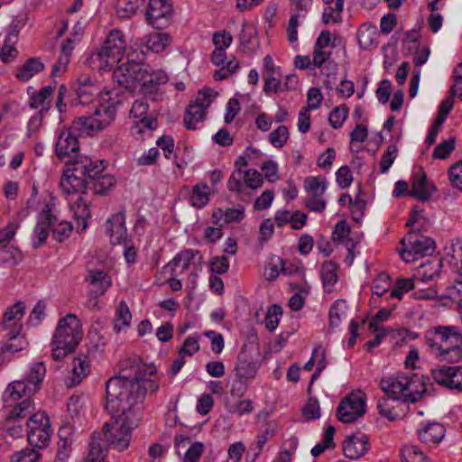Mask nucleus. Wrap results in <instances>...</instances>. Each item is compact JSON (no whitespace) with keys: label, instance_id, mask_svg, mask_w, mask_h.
I'll return each instance as SVG.
<instances>
[{"label":"nucleus","instance_id":"42","mask_svg":"<svg viewBox=\"0 0 462 462\" xmlns=\"http://www.w3.org/2000/svg\"><path fill=\"white\" fill-rule=\"evenodd\" d=\"M73 89L77 94L79 103L82 105L91 103L98 93V88L96 85L73 86Z\"/></svg>","mask_w":462,"mask_h":462},{"label":"nucleus","instance_id":"62","mask_svg":"<svg viewBox=\"0 0 462 462\" xmlns=\"http://www.w3.org/2000/svg\"><path fill=\"white\" fill-rule=\"evenodd\" d=\"M203 451L204 444L202 442L192 443L184 455L183 462H199Z\"/></svg>","mask_w":462,"mask_h":462},{"label":"nucleus","instance_id":"43","mask_svg":"<svg viewBox=\"0 0 462 462\" xmlns=\"http://www.w3.org/2000/svg\"><path fill=\"white\" fill-rule=\"evenodd\" d=\"M32 411V402L29 397H26L21 402L15 404L14 409L9 412L8 421L25 418L30 415Z\"/></svg>","mask_w":462,"mask_h":462},{"label":"nucleus","instance_id":"12","mask_svg":"<svg viewBox=\"0 0 462 462\" xmlns=\"http://www.w3.org/2000/svg\"><path fill=\"white\" fill-rule=\"evenodd\" d=\"M433 381L439 385L462 393V366L439 365L430 370Z\"/></svg>","mask_w":462,"mask_h":462},{"label":"nucleus","instance_id":"11","mask_svg":"<svg viewBox=\"0 0 462 462\" xmlns=\"http://www.w3.org/2000/svg\"><path fill=\"white\" fill-rule=\"evenodd\" d=\"M125 88L118 85V88H113L100 93L99 104L95 107L97 116H105L111 118V123L116 118V109L121 106L125 98Z\"/></svg>","mask_w":462,"mask_h":462},{"label":"nucleus","instance_id":"39","mask_svg":"<svg viewBox=\"0 0 462 462\" xmlns=\"http://www.w3.org/2000/svg\"><path fill=\"white\" fill-rule=\"evenodd\" d=\"M51 435V429L50 427L48 429L45 428L41 430H32V432L27 433V439L31 446L42 449L49 445Z\"/></svg>","mask_w":462,"mask_h":462},{"label":"nucleus","instance_id":"38","mask_svg":"<svg viewBox=\"0 0 462 462\" xmlns=\"http://www.w3.org/2000/svg\"><path fill=\"white\" fill-rule=\"evenodd\" d=\"M144 0H117L116 13L122 18H129L136 14Z\"/></svg>","mask_w":462,"mask_h":462},{"label":"nucleus","instance_id":"34","mask_svg":"<svg viewBox=\"0 0 462 462\" xmlns=\"http://www.w3.org/2000/svg\"><path fill=\"white\" fill-rule=\"evenodd\" d=\"M73 384L77 385L81 383L90 372L89 361L87 356L79 355L73 360Z\"/></svg>","mask_w":462,"mask_h":462},{"label":"nucleus","instance_id":"28","mask_svg":"<svg viewBox=\"0 0 462 462\" xmlns=\"http://www.w3.org/2000/svg\"><path fill=\"white\" fill-rule=\"evenodd\" d=\"M236 377L251 380L256 374V365L248 358L247 354L242 350L237 356V362L235 367Z\"/></svg>","mask_w":462,"mask_h":462},{"label":"nucleus","instance_id":"13","mask_svg":"<svg viewBox=\"0 0 462 462\" xmlns=\"http://www.w3.org/2000/svg\"><path fill=\"white\" fill-rule=\"evenodd\" d=\"M210 96L211 89L200 90L199 97L188 105L184 116V125L187 129L195 130L196 125L204 121L206 109L210 104Z\"/></svg>","mask_w":462,"mask_h":462},{"label":"nucleus","instance_id":"25","mask_svg":"<svg viewBox=\"0 0 462 462\" xmlns=\"http://www.w3.org/2000/svg\"><path fill=\"white\" fill-rule=\"evenodd\" d=\"M409 196L416 198L420 201H426L430 198V183L423 171L413 174L411 189L409 191Z\"/></svg>","mask_w":462,"mask_h":462},{"label":"nucleus","instance_id":"17","mask_svg":"<svg viewBox=\"0 0 462 462\" xmlns=\"http://www.w3.org/2000/svg\"><path fill=\"white\" fill-rule=\"evenodd\" d=\"M106 232L110 237L112 245H124L129 243L127 229L125 227V214L120 211L112 215L106 222Z\"/></svg>","mask_w":462,"mask_h":462},{"label":"nucleus","instance_id":"53","mask_svg":"<svg viewBox=\"0 0 462 462\" xmlns=\"http://www.w3.org/2000/svg\"><path fill=\"white\" fill-rule=\"evenodd\" d=\"M397 146L395 144L389 145L386 151L381 157L380 160V171L381 173H385L388 171L394 160L397 157Z\"/></svg>","mask_w":462,"mask_h":462},{"label":"nucleus","instance_id":"30","mask_svg":"<svg viewBox=\"0 0 462 462\" xmlns=\"http://www.w3.org/2000/svg\"><path fill=\"white\" fill-rule=\"evenodd\" d=\"M101 432L94 431L89 443V452L86 462H103L106 456V448L102 444Z\"/></svg>","mask_w":462,"mask_h":462},{"label":"nucleus","instance_id":"19","mask_svg":"<svg viewBox=\"0 0 462 462\" xmlns=\"http://www.w3.org/2000/svg\"><path fill=\"white\" fill-rule=\"evenodd\" d=\"M85 282L91 286L88 294L92 298H98L104 295L112 285V281L108 274L97 269L88 270Z\"/></svg>","mask_w":462,"mask_h":462},{"label":"nucleus","instance_id":"10","mask_svg":"<svg viewBox=\"0 0 462 462\" xmlns=\"http://www.w3.org/2000/svg\"><path fill=\"white\" fill-rule=\"evenodd\" d=\"M366 395L357 390L341 400L337 410V419L344 423H352L365 413Z\"/></svg>","mask_w":462,"mask_h":462},{"label":"nucleus","instance_id":"18","mask_svg":"<svg viewBox=\"0 0 462 462\" xmlns=\"http://www.w3.org/2000/svg\"><path fill=\"white\" fill-rule=\"evenodd\" d=\"M111 124V118L106 119L105 116H97L95 113L92 116H83L76 118L71 125L79 134H86L92 135L101 131Z\"/></svg>","mask_w":462,"mask_h":462},{"label":"nucleus","instance_id":"16","mask_svg":"<svg viewBox=\"0 0 462 462\" xmlns=\"http://www.w3.org/2000/svg\"><path fill=\"white\" fill-rule=\"evenodd\" d=\"M77 134L78 133L72 130L71 126L60 132L55 149L58 158L64 160L67 157L73 159L79 157L77 153L79 144Z\"/></svg>","mask_w":462,"mask_h":462},{"label":"nucleus","instance_id":"47","mask_svg":"<svg viewBox=\"0 0 462 462\" xmlns=\"http://www.w3.org/2000/svg\"><path fill=\"white\" fill-rule=\"evenodd\" d=\"M348 115L346 105L336 106L328 116V122L332 128L338 129L342 126Z\"/></svg>","mask_w":462,"mask_h":462},{"label":"nucleus","instance_id":"27","mask_svg":"<svg viewBox=\"0 0 462 462\" xmlns=\"http://www.w3.org/2000/svg\"><path fill=\"white\" fill-rule=\"evenodd\" d=\"M32 393H34V392H32L31 384H28L24 379L10 383L4 393L3 399L6 402L9 401L16 402L23 396L30 398V395Z\"/></svg>","mask_w":462,"mask_h":462},{"label":"nucleus","instance_id":"50","mask_svg":"<svg viewBox=\"0 0 462 462\" xmlns=\"http://www.w3.org/2000/svg\"><path fill=\"white\" fill-rule=\"evenodd\" d=\"M282 315V309L281 306L274 304L269 308L265 316V327L269 331H273L277 328Z\"/></svg>","mask_w":462,"mask_h":462},{"label":"nucleus","instance_id":"32","mask_svg":"<svg viewBox=\"0 0 462 462\" xmlns=\"http://www.w3.org/2000/svg\"><path fill=\"white\" fill-rule=\"evenodd\" d=\"M377 28L372 23L362 24L357 31V42L362 49L376 45Z\"/></svg>","mask_w":462,"mask_h":462},{"label":"nucleus","instance_id":"29","mask_svg":"<svg viewBox=\"0 0 462 462\" xmlns=\"http://www.w3.org/2000/svg\"><path fill=\"white\" fill-rule=\"evenodd\" d=\"M199 254L198 251L192 249H186L179 253L168 264L163 267V272L169 273L170 276L175 275L176 267L182 262V271L189 268L190 262L195 254Z\"/></svg>","mask_w":462,"mask_h":462},{"label":"nucleus","instance_id":"7","mask_svg":"<svg viewBox=\"0 0 462 462\" xmlns=\"http://www.w3.org/2000/svg\"><path fill=\"white\" fill-rule=\"evenodd\" d=\"M400 244L402 247L399 249V254L406 263L430 255L436 248L434 239L414 229L408 231Z\"/></svg>","mask_w":462,"mask_h":462},{"label":"nucleus","instance_id":"1","mask_svg":"<svg viewBox=\"0 0 462 462\" xmlns=\"http://www.w3.org/2000/svg\"><path fill=\"white\" fill-rule=\"evenodd\" d=\"M155 373L154 365H148L136 358L122 361L120 374L106 383L105 409L107 412L113 417L127 418L132 425H138L147 393V388L141 381Z\"/></svg>","mask_w":462,"mask_h":462},{"label":"nucleus","instance_id":"21","mask_svg":"<svg viewBox=\"0 0 462 462\" xmlns=\"http://www.w3.org/2000/svg\"><path fill=\"white\" fill-rule=\"evenodd\" d=\"M417 433L421 442L428 446H436L443 439L446 429L439 422H426L421 423Z\"/></svg>","mask_w":462,"mask_h":462},{"label":"nucleus","instance_id":"22","mask_svg":"<svg viewBox=\"0 0 462 462\" xmlns=\"http://www.w3.org/2000/svg\"><path fill=\"white\" fill-rule=\"evenodd\" d=\"M369 448V439L366 435H351L343 443L344 455L350 459L363 457Z\"/></svg>","mask_w":462,"mask_h":462},{"label":"nucleus","instance_id":"5","mask_svg":"<svg viewBox=\"0 0 462 462\" xmlns=\"http://www.w3.org/2000/svg\"><path fill=\"white\" fill-rule=\"evenodd\" d=\"M81 325L75 314L60 319L51 340L54 360H60L72 353L82 338Z\"/></svg>","mask_w":462,"mask_h":462},{"label":"nucleus","instance_id":"55","mask_svg":"<svg viewBox=\"0 0 462 462\" xmlns=\"http://www.w3.org/2000/svg\"><path fill=\"white\" fill-rule=\"evenodd\" d=\"M199 350V337L189 336L188 337L181 346L179 348V356H191Z\"/></svg>","mask_w":462,"mask_h":462},{"label":"nucleus","instance_id":"26","mask_svg":"<svg viewBox=\"0 0 462 462\" xmlns=\"http://www.w3.org/2000/svg\"><path fill=\"white\" fill-rule=\"evenodd\" d=\"M45 65L42 62L40 58L32 57L29 58L23 65L16 68L15 77L20 81H28L34 75L43 71Z\"/></svg>","mask_w":462,"mask_h":462},{"label":"nucleus","instance_id":"6","mask_svg":"<svg viewBox=\"0 0 462 462\" xmlns=\"http://www.w3.org/2000/svg\"><path fill=\"white\" fill-rule=\"evenodd\" d=\"M423 379V376L421 377ZM382 391L393 402H399L403 395L404 402H416L426 392L425 382L417 374L409 376L405 374H398L395 376L383 378L380 382Z\"/></svg>","mask_w":462,"mask_h":462},{"label":"nucleus","instance_id":"20","mask_svg":"<svg viewBox=\"0 0 462 462\" xmlns=\"http://www.w3.org/2000/svg\"><path fill=\"white\" fill-rule=\"evenodd\" d=\"M56 221L57 217L51 213V206L46 204L40 214V217L34 228V235L38 239V241L33 244L34 247H40L45 243L50 233V228L54 226Z\"/></svg>","mask_w":462,"mask_h":462},{"label":"nucleus","instance_id":"64","mask_svg":"<svg viewBox=\"0 0 462 462\" xmlns=\"http://www.w3.org/2000/svg\"><path fill=\"white\" fill-rule=\"evenodd\" d=\"M448 297L457 301L458 307L462 310V273L456 280L455 284L448 288Z\"/></svg>","mask_w":462,"mask_h":462},{"label":"nucleus","instance_id":"23","mask_svg":"<svg viewBox=\"0 0 462 462\" xmlns=\"http://www.w3.org/2000/svg\"><path fill=\"white\" fill-rule=\"evenodd\" d=\"M55 87L46 86L41 88L39 91L34 92L29 99V106L31 108L36 109L42 106V110L40 111V117L34 116L31 118L29 122V126H31L35 122H40L42 120V113L47 112L50 109V105L47 103V100L53 95Z\"/></svg>","mask_w":462,"mask_h":462},{"label":"nucleus","instance_id":"14","mask_svg":"<svg viewBox=\"0 0 462 462\" xmlns=\"http://www.w3.org/2000/svg\"><path fill=\"white\" fill-rule=\"evenodd\" d=\"M172 4L169 0H150L146 18L153 27L162 28L172 17Z\"/></svg>","mask_w":462,"mask_h":462},{"label":"nucleus","instance_id":"8","mask_svg":"<svg viewBox=\"0 0 462 462\" xmlns=\"http://www.w3.org/2000/svg\"><path fill=\"white\" fill-rule=\"evenodd\" d=\"M137 426L132 425L127 418L111 416V420L106 421L100 431L101 438L104 437L103 440L108 447L122 452L129 447L131 430Z\"/></svg>","mask_w":462,"mask_h":462},{"label":"nucleus","instance_id":"52","mask_svg":"<svg viewBox=\"0 0 462 462\" xmlns=\"http://www.w3.org/2000/svg\"><path fill=\"white\" fill-rule=\"evenodd\" d=\"M389 399L387 396L380 397L377 401V409L383 417L389 420H395L400 415L395 411L394 407L391 406Z\"/></svg>","mask_w":462,"mask_h":462},{"label":"nucleus","instance_id":"48","mask_svg":"<svg viewBox=\"0 0 462 462\" xmlns=\"http://www.w3.org/2000/svg\"><path fill=\"white\" fill-rule=\"evenodd\" d=\"M289 130L285 125H280L269 134V142L275 148H282L289 139Z\"/></svg>","mask_w":462,"mask_h":462},{"label":"nucleus","instance_id":"60","mask_svg":"<svg viewBox=\"0 0 462 462\" xmlns=\"http://www.w3.org/2000/svg\"><path fill=\"white\" fill-rule=\"evenodd\" d=\"M263 183L262 174L254 169L245 171V184L246 187L256 189Z\"/></svg>","mask_w":462,"mask_h":462},{"label":"nucleus","instance_id":"63","mask_svg":"<svg viewBox=\"0 0 462 462\" xmlns=\"http://www.w3.org/2000/svg\"><path fill=\"white\" fill-rule=\"evenodd\" d=\"M448 174L450 183L462 191V161L452 165Z\"/></svg>","mask_w":462,"mask_h":462},{"label":"nucleus","instance_id":"57","mask_svg":"<svg viewBox=\"0 0 462 462\" xmlns=\"http://www.w3.org/2000/svg\"><path fill=\"white\" fill-rule=\"evenodd\" d=\"M414 289L413 280L399 278L396 281L395 287L391 291L390 296L401 299L402 296L410 291Z\"/></svg>","mask_w":462,"mask_h":462},{"label":"nucleus","instance_id":"36","mask_svg":"<svg viewBox=\"0 0 462 462\" xmlns=\"http://www.w3.org/2000/svg\"><path fill=\"white\" fill-rule=\"evenodd\" d=\"M170 43V36L165 32H154L150 34L145 41L147 50L160 53L165 50Z\"/></svg>","mask_w":462,"mask_h":462},{"label":"nucleus","instance_id":"41","mask_svg":"<svg viewBox=\"0 0 462 462\" xmlns=\"http://www.w3.org/2000/svg\"><path fill=\"white\" fill-rule=\"evenodd\" d=\"M51 427L50 418L44 411H37L31 415L27 421V433Z\"/></svg>","mask_w":462,"mask_h":462},{"label":"nucleus","instance_id":"61","mask_svg":"<svg viewBox=\"0 0 462 462\" xmlns=\"http://www.w3.org/2000/svg\"><path fill=\"white\" fill-rule=\"evenodd\" d=\"M210 271L217 274H224L229 269V260L226 256H215L209 262Z\"/></svg>","mask_w":462,"mask_h":462},{"label":"nucleus","instance_id":"54","mask_svg":"<svg viewBox=\"0 0 462 462\" xmlns=\"http://www.w3.org/2000/svg\"><path fill=\"white\" fill-rule=\"evenodd\" d=\"M40 454L33 448H23L15 452L11 459V462H39Z\"/></svg>","mask_w":462,"mask_h":462},{"label":"nucleus","instance_id":"24","mask_svg":"<svg viewBox=\"0 0 462 462\" xmlns=\"http://www.w3.org/2000/svg\"><path fill=\"white\" fill-rule=\"evenodd\" d=\"M189 194V202L196 208H204L209 200V187L207 183H198L190 189L185 186L181 189V194Z\"/></svg>","mask_w":462,"mask_h":462},{"label":"nucleus","instance_id":"40","mask_svg":"<svg viewBox=\"0 0 462 462\" xmlns=\"http://www.w3.org/2000/svg\"><path fill=\"white\" fill-rule=\"evenodd\" d=\"M401 462H428V457L417 446H405L401 450Z\"/></svg>","mask_w":462,"mask_h":462},{"label":"nucleus","instance_id":"4","mask_svg":"<svg viewBox=\"0 0 462 462\" xmlns=\"http://www.w3.org/2000/svg\"><path fill=\"white\" fill-rule=\"evenodd\" d=\"M60 188L67 195L85 192L89 188V178L104 171L105 161H93L88 156L80 155L66 162Z\"/></svg>","mask_w":462,"mask_h":462},{"label":"nucleus","instance_id":"2","mask_svg":"<svg viewBox=\"0 0 462 462\" xmlns=\"http://www.w3.org/2000/svg\"><path fill=\"white\" fill-rule=\"evenodd\" d=\"M113 79L130 92L140 86L144 97L157 101L161 96L160 86L167 83L168 76L162 69H152L148 64L128 60L114 70Z\"/></svg>","mask_w":462,"mask_h":462},{"label":"nucleus","instance_id":"49","mask_svg":"<svg viewBox=\"0 0 462 462\" xmlns=\"http://www.w3.org/2000/svg\"><path fill=\"white\" fill-rule=\"evenodd\" d=\"M431 264V263H429L427 264H421L417 272V274L414 276L416 280H419L422 282H427L430 281H432L436 276L439 275V270L441 267V261H438L436 263L435 268H430V270H428V267Z\"/></svg>","mask_w":462,"mask_h":462},{"label":"nucleus","instance_id":"35","mask_svg":"<svg viewBox=\"0 0 462 462\" xmlns=\"http://www.w3.org/2000/svg\"><path fill=\"white\" fill-rule=\"evenodd\" d=\"M46 374V367L42 362H37L32 365L28 372L25 380L28 384H31L32 392H36Z\"/></svg>","mask_w":462,"mask_h":462},{"label":"nucleus","instance_id":"44","mask_svg":"<svg viewBox=\"0 0 462 462\" xmlns=\"http://www.w3.org/2000/svg\"><path fill=\"white\" fill-rule=\"evenodd\" d=\"M321 278L324 286H332L337 281V265L333 262H325L321 267Z\"/></svg>","mask_w":462,"mask_h":462},{"label":"nucleus","instance_id":"9","mask_svg":"<svg viewBox=\"0 0 462 462\" xmlns=\"http://www.w3.org/2000/svg\"><path fill=\"white\" fill-rule=\"evenodd\" d=\"M125 39L124 33L118 29L111 30L106 37L103 44L91 58L96 57L101 63V68L113 67L121 60L125 50Z\"/></svg>","mask_w":462,"mask_h":462},{"label":"nucleus","instance_id":"45","mask_svg":"<svg viewBox=\"0 0 462 462\" xmlns=\"http://www.w3.org/2000/svg\"><path fill=\"white\" fill-rule=\"evenodd\" d=\"M14 42L11 41V35H6L4 45L0 48V60L4 63H10L14 60L19 54L18 50L14 46Z\"/></svg>","mask_w":462,"mask_h":462},{"label":"nucleus","instance_id":"56","mask_svg":"<svg viewBox=\"0 0 462 462\" xmlns=\"http://www.w3.org/2000/svg\"><path fill=\"white\" fill-rule=\"evenodd\" d=\"M19 224L11 222L4 228H0V248H6L14 238Z\"/></svg>","mask_w":462,"mask_h":462},{"label":"nucleus","instance_id":"51","mask_svg":"<svg viewBox=\"0 0 462 462\" xmlns=\"http://www.w3.org/2000/svg\"><path fill=\"white\" fill-rule=\"evenodd\" d=\"M456 138L454 136L449 137L448 140L440 143L437 145L433 152V158L436 159H446L455 149Z\"/></svg>","mask_w":462,"mask_h":462},{"label":"nucleus","instance_id":"15","mask_svg":"<svg viewBox=\"0 0 462 462\" xmlns=\"http://www.w3.org/2000/svg\"><path fill=\"white\" fill-rule=\"evenodd\" d=\"M25 312V304L18 301L4 313L3 328L8 330L7 337L9 340H18L21 337L23 319Z\"/></svg>","mask_w":462,"mask_h":462},{"label":"nucleus","instance_id":"46","mask_svg":"<svg viewBox=\"0 0 462 462\" xmlns=\"http://www.w3.org/2000/svg\"><path fill=\"white\" fill-rule=\"evenodd\" d=\"M304 188L311 195H323L327 189V183L324 178L308 177L304 180Z\"/></svg>","mask_w":462,"mask_h":462},{"label":"nucleus","instance_id":"59","mask_svg":"<svg viewBox=\"0 0 462 462\" xmlns=\"http://www.w3.org/2000/svg\"><path fill=\"white\" fill-rule=\"evenodd\" d=\"M73 230V226L70 222L62 221L52 229V236L57 242H63L67 239Z\"/></svg>","mask_w":462,"mask_h":462},{"label":"nucleus","instance_id":"33","mask_svg":"<svg viewBox=\"0 0 462 462\" xmlns=\"http://www.w3.org/2000/svg\"><path fill=\"white\" fill-rule=\"evenodd\" d=\"M71 210L74 212L75 219L78 221V229L81 226V230H85L88 226L87 219L90 217L88 202L82 197H79L74 204L71 205Z\"/></svg>","mask_w":462,"mask_h":462},{"label":"nucleus","instance_id":"31","mask_svg":"<svg viewBox=\"0 0 462 462\" xmlns=\"http://www.w3.org/2000/svg\"><path fill=\"white\" fill-rule=\"evenodd\" d=\"M116 183V179L110 174L97 173L94 178H89V188L95 194L106 195Z\"/></svg>","mask_w":462,"mask_h":462},{"label":"nucleus","instance_id":"37","mask_svg":"<svg viewBox=\"0 0 462 462\" xmlns=\"http://www.w3.org/2000/svg\"><path fill=\"white\" fill-rule=\"evenodd\" d=\"M346 302L345 300H336L330 307L328 319L329 327L331 328H337L342 320L346 316Z\"/></svg>","mask_w":462,"mask_h":462},{"label":"nucleus","instance_id":"3","mask_svg":"<svg viewBox=\"0 0 462 462\" xmlns=\"http://www.w3.org/2000/svg\"><path fill=\"white\" fill-rule=\"evenodd\" d=\"M429 353L442 363L462 362V333L455 326H435L425 331Z\"/></svg>","mask_w":462,"mask_h":462},{"label":"nucleus","instance_id":"58","mask_svg":"<svg viewBox=\"0 0 462 462\" xmlns=\"http://www.w3.org/2000/svg\"><path fill=\"white\" fill-rule=\"evenodd\" d=\"M245 183V171L235 170L227 180V189L232 192L241 193Z\"/></svg>","mask_w":462,"mask_h":462}]
</instances>
